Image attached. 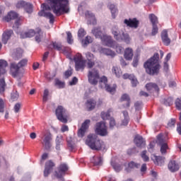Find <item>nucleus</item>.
<instances>
[{
    "mask_svg": "<svg viewBox=\"0 0 181 181\" xmlns=\"http://www.w3.org/2000/svg\"><path fill=\"white\" fill-rule=\"evenodd\" d=\"M86 59H83V55L80 53H77L74 57V61L75 63V69L76 71L80 70H84L86 69V63L87 62L88 69H93V66H95V56L91 52H86L85 54Z\"/></svg>",
    "mask_w": 181,
    "mask_h": 181,
    "instance_id": "1",
    "label": "nucleus"
},
{
    "mask_svg": "<svg viewBox=\"0 0 181 181\" xmlns=\"http://www.w3.org/2000/svg\"><path fill=\"white\" fill-rule=\"evenodd\" d=\"M56 16H62L70 12V3L69 0H47Z\"/></svg>",
    "mask_w": 181,
    "mask_h": 181,
    "instance_id": "2",
    "label": "nucleus"
},
{
    "mask_svg": "<svg viewBox=\"0 0 181 181\" xmlns=\"http://www.w3.org/2000/svg\"><path fill=\"white\" fill-rule=\"evenodd\" d=\"M146 72L150 76H158L160 70V64H159V54L156 53L144 64Z\"/></svg>",
    "mask_w": 181,
    "mask_h": 181,
    "instance_id": "3",
    "label": "nucleus"
},
{
    "mask_svg": "<svg viewBox=\"0 0 181 181\" xmlns=\"http://www.w3.org/2000/svg\"><path fill=\"white\" fill-rule=\"evenodd\" d=\"M86 144L93 151H101L102 149H105V144H104V141L100 140L97 134H89L86 139Z\"/></svg>",
    "mask_w": 181,
    "mask_h": 181,
    "instance_id": "4",
    "label": "nucleus"
},
{
    "mask_svg": "<svg viewBox=\"0 0 181 181\" xmlns=\"http://www.w3.org/2000/svg\"><path fill=\"white\" fill-rule=\"evenodd\" d=\"M92 33L94 35L96 39H100L105 45V46H108L109 47H115V41L112 40L111 36H108L107 35L103 34V31H101V28L97 27L92 30Z\"/></svg>",
    "mask_w": 181,
    "mask_h": 181,
    "instance_id": "5",
    "label": "nucleus"
},
{
    "mask_svg": "<svg viewBox=\"0 0 181 181\" xmlns=\"http://www.w3.org/2000/svg\"><path fill=\"white\" fill-rule=\"evenodd\" d=\"M112 33L115 40H117V42H124L127 45L131 43V37H129V35L122 31L120 32L119 30H118V27H113L112 28Z\"/></svg>",
    "mask_w": 181,
    "mask_h": 181,
    "instance_id": "6",
    "label": "nucleus"
},
{
    "mask_svg": "<svg viewBox=\"0 0 181 181\" xmlns=\"http://www.w3.org/2000/svg\"><path fill=\"white\" fill-rule=\"evenodd\" d=\"M40 138L41 139V142L45 149H50L52 148V141H53V135L49 131L42 132Z\"/></svg>",
    "mask_w": 181,
    "mask_h": 181,
    "instance_id": "7",
    "label": "nucleus"
},
{
    "mask_svg": "<svg viewBox=\"0 0 181 181\" xmlns=\"http://www.w3.org/2000/svg\"><path fill=\"white\" fill-rule=\"evenodd\" d=\"M28 64V59H23L20 61L18 64L11 63V73L13 77H18L21 74V67H25Z\"/></svg>",
    "mask_w": 181,
    "mask_h": 181,
    "instance_id": "8",
    "label": "nucleus"
},
{
    "mask_svg": "<svg viewBox=\"0 0 181 181\" xmlns=\"http://www.w3.org/2000/svg\"><path fill=\"white\" fill-rule=\"evenodd\" d=\"M55 114L59 121L63 122V124H66L67 119L69 118V113H67V110L64 109L63 106H58L55 110Z\"/></svg>",
    "mask_w": 181,
    "mask_h": 181,
    "instance_id": "9",
    "label": "nucleus"
},
{
    "mask_svg": "<svg viewBox=\"0 0 181 181\" xmlns=\"http://www.w3.org/2000/svg\"><path fill=\"white\" fill-rule=\"evenodd\" d=\"M88 83L92 86H97L98 84V81L100 80V73L98 70L93 69L88 71Z\"/></svg>",
    "mask_w": 181,
    "mask_h": 181,
    "instance_id": "10",
    "label": "nucleus"
},
{
    "mask_svg": "<svg viewBox=\"0 0 181 181\" xmlns=\"http://www.w3.org/2000/svg\"><path fill=\"white\" fill-rule=\"evenodd\" d=\"M41 8H42V10L38 12V16H44V18L49 19V23L53 25V23H54V16L51 12L45 11H47V5H46V4H42Z\"/></svg>",
    "mask_w": 181,
    "mask_h": 181,
    "instance_id": "11",
    "label": "nucleus"
},
{
    "mask_svg": "<svg viewBox=\"0 0 181 181\" xmlns=\"http://www.w3.org/2000/svg\"><path fill=\"white\" fill-rule=\"evenodd\" d=\"M95 132L98 135H100V136H105L107 135L108 132L107 131L105 123L103 122L96 123Z\"/></svg>",
    "mask_w": 181,
    "mask_h": 181,
    "instance_id": "12",
    "label": "nucleus"
},
{
    "mask_svg": "<svg viewBox=\"0 0 181 181\" xmlns=\"http://www.w3.org/2000/svg\"><path fill=\"white\" fill-rule=\"evenodd\" d=\"M16 8H17V9L23 8L27 13H32L33 12V5L25 1H18V3L16 4Z\"/></svg>",
    "mask_w": 181,
    "mask_h": 181,
    "instance_id": "13",
    "label": "nucleus"
},
{
    "mask_svg": "<svg viewBox=\"0 0 181 181\" xmlns=\"http://www.w3.org/2000/svg\"><path fill=\"white\" fill-rule=\"evenodd\" d=\"M108 79L105 76H103L100 79V86H103V84L105 86V88H106V91L108 93H110V94H114L115 93V90H117V85H113V86H111L108 84Z\"/></svg>",
    "mask_w": 181,
    "mask_h": 181,
    "instance_id": "14",
    "label": "nucleus"
},
{
    "mask_svg": "<svg viewBox=\"0 0 181 181\" xmlns=\"http://www.w3.org/2000/svg\"><path fill=\"white\" fill-rule=\"evenodd\" d=\"M67 170H69V165L66 163H62L58 168V171L54 172L55 177L57 179H62L66 175Z\"/></svg>",
    "mask_w": 181,
    "mask_h": 181,
    "instance_id": "15",
    "label": "nucleus"
},
{
    "mask_svg": "<svg viewBox=\"0 0 181 181\" xmlns=\"http://www.w3.org/2000/svg\"><path fill=\"white\" fill-rule=\"evenodd\" d=\"M91 121L90 119H86L82 123L81 128L78 131V136L79 138H83L86 134V132L88 129Z\"/></svg>",
    "mask_w": 181,
    "mask_h": 181,
    "instance_id": "16",
    "label": "nucleus"
},
{
    "mask_svg": "<svg viewBox=\"0 0 181 181\" xmlns=\"http://www.w3.org/2000/svg\"><path fill=\"white\" fill-rule=\"evenodd\" d=\"M157 142L158 145H160V152L162 155L166 153V151L169 149V146L168 144L165 142V139L162 137V134H158L157 136Z\"/></svg>",
    "mask_w": 181,
    "mask_h": 181,
    "instance_id": "17",
    "label": "nucleus"
},
{
    "mask_svg": "<svg viewBox=\"0 0 181 181\" xmlns=\"http://www.w3.org/2000/svg\"><path fill=\"white\" fill-rule=\"evenodd\" d=\"M55 164L52 160H49L45 163V167L44 170V176L45 177H47L49 175L52 173V170H53V168H54Z\"/></svg>",
    "mask_w": 181,
    "mask_h": 181,
    "instance_id": "18",
    "label": "nucleus"
},
{
    "mask_svg": "<svg viewBox=\"0 0 181 181\" xmlns=\"http://www.w3.org/2000/svg\"><path fill=\"white\" fill-rule=\"evenodd\" d=\"M168 170L171 171L173 173L175 172H177L179 169H180V165L177 163V161L175 160H170L168 165Z\"/></svg>",
    "mask_w": 181,
    "mask_h": 181,
    "instance_id": "19",
    "label": "nucleus"
},
{
    "mask_svg": "<svg viewBox=\"0 0 181 181\" xmlns=\"http://www.w3.org/2000/svg\"><path fill=\"white\" fill-rule=\"evenodd\" d=\"M124 23L127 26H129V28H134V29H136V28L139 26V21L136 20V18L125 19Z\"/></svg>",
    "mask_w": 181,
    "mask_h": 181,
    "instance_id": "20",
    "label": "nucleus"
},
{
    "mask_svg": "<svg viewBox=\"0 0 181 181\" xmlns=\"http://www.w3.org/2000/svg\"><path fill=\"white\" fill-rule=\"evenodd\" d=\"M134 144L138 148H144L146 145V142L144 140V138L139 135H136L134 137Z\"/></svg>",
    "mask_w": 181,
    "mask_h": 181,
    "instance_id": "21",
    "label": "nucleus"
},
{
    "mask_svg": "<svg viewBox=\"0 0 181 181\" xmlns=\"http://www.w3.org/2000/svg\"><path fill=\"white\" fill-rule=\"evenodd\" d=\"M123 78L124 80H127V78H129V80L131 81L132 87H136L138 84V80L136 79L135 76H134V74H124L123 75Z\"/></svg>",
    "mask_w": 181,
    "mask_h": 181,
    "instance_id": "22",
    "label": "nucleus"
},
{
    "mask_svg": "<svg viewBox=\"0 0 181 181\" xmlns=\"http://www.w3.org/2000/svg\"><path fill=\"white\" fill-rule=\"evenodd\" d=\"M13 35V31L12 30L5 31L2 35V42L4 45L8 43V40L11 39V36Z\"/></svg>",
    "mask_w": 181,
    "mask_h": 181,
    "instance_id": "23",
    "label": "nucleus"
},
{
    "mask_svg": "<svg viewBox=\"0 0 181 181\" xmlns=\"http://www.w3.org/2000/svg\"><path fill=\"white\" fill-rule=\"evenodd\" d=\"M85 16L86 19H88L90 25H95L97 23L95 16H94V14L90 11H86L85 13Z\"/></svg>",
    "mask_w": 181,
    "mask_h": 181,
    "instance_id": "24",
    "label": "nucleus"
},
{
    "mask_svg": "<svg viewBox=\"0 0 181 181\" xmlns=\"http://www.w3.org/2000/svg\"><path fill=\"white\" fill-rule=\"evenodd\" d=\"M161 39L165 46H169L170 45V39L168 36V30H164L161 33Z\"/></svg>",
    "mask_w": 181,
    "mask_h": 181,
    "instance_id": "25",
    "label": "nucleus"
},
{
    "mask_svg": "<svg viewBox=\"0 0 181 181\" xmlns=\"http://www.w3.org/2000/svg\"><path fill=\"white\" fill-rule=\"evenodd\" d=\"M8 67V62L4 59H0V76L6 73V68Z\"/></svg>",
    "mask_w": 181,
    "mask_h": 181,
    "instance_id": "26",
    "label": "nucleus"
},
{
    "mask_svg": "<svg viewBox=\"0 0 181 181\" xmlns=\"http://www.w3.org/2000/svg\"><path fill=\"white\" fill-rule=\"evenodd\" d=\"M134 57V52L131 48H127L124 51V59L126 60H132V57Z\"/></svg>",
    "mask_w": 181,
    "mask_h": 181,
    "instance_id": "27",
    "label": "nucleus"
},
{
    "mask_svg": "<svg viewBox=\"0 0 181 181\" xmlns=\"http://www.w3.org/2000/svg\"><path fill=\"white\" fill-rule=\"evenodd\" d=\"M18 18V13L15 11H10L7 16L4 18V20L6 22H9L10 21H12V19H16Z\"/></svg>",
    "mask_w": 181,
    "mask_h": 181,
    "instance_id": "28",
    "label": "nucleus"
},
{
    "mask_svg": "<svg viewBox=\"0 0 181 181\" xmlns=\"http://www.w3.org/2000/svg\"><path fill=\"white\" fill-rule=\"evenodd\" d=\"M100 53H103V54H106V56H110L111 57H115V52H114L112 50L107 48H101L100 50Z\"/></svg>",
    "mask_w": 181,
    "mask_h": 181,
    "instance_id": "29",
    "label": "nucleus"
},
{
    "mask_svg": "<svg viewBox=\"0 0 181 181\" xmlns=\"http://www.w3.org/2000/svg\"><path fill=\"white\" fill-rule=\"evenodd\" d=\"M153 161L155 165H158V166H162V165L165 163V158L162 156H154Z\"/></svg>",
    "mask_w": 181,
    "mask_h": 181,
    "instance_id": "30",
    "label": "nucleus"
},
{
    "mask_svg": "<svg viewBox=\"0 0 181 181\" xmlns=\"http://www.w3.org/2000/svg\"><path fill=\"white\" fill-rule=\"evenodd\" d=\"M96 103L93 99H89L87 100L86 107L88 111H91L95 108Z\"/></svg>",
    "mask_w": 181,
    "mask_h": 181,
    "instance_id": "31",
    "label": "nucleus"
},
{
    "mask_svg": "<svg viewBox=\"0 0 181 181\" xmlns=\"http://www.w3.org/2000/svg\"><path fill=\"white\" fill-rule=\"evenodd\" d=\"M146 88L148 91H152L153 90L155 91H159V87L158 86V85L153 83H147L146 85Z\"/></svg>",
    "mask_w": 181,
    "mask_h": 181,
    "instance_id": "32",
    "label": "nucleus"
},
{
    "mask_svg": "<svg viewBox=\"0 0 181 181\" xmlns=\"http://www.w3.org/2000/svg\"><path fill=\"white\" fill-rule=\"evenodd\" d=\"M48 49H54L55 50H58L59 52H60V50H62V43L52 42V45H49L48 46Z\"/></svg>",
    "mask_w": 181,
    "mask_h": 181,
    "instance_id": "33",
    "label": "nucleus"
},
{
    "mask_svg": "<svg viewBox=\"0 0 181 181\" xmlns=\"http://www.w3.org/2000/svg\"><path fill=\"white\" fill-rule=\"evenodd\" d=\"M22 54H23V50L21 48H18L16 52H14L12 54L14 60H18V59H21L22 57Z\"/></svg>",
    "mask_w": 181,
    "mask_h": 181,
    "instance_id": "34",
    "label": "nucleus"
},
{
    "mask_svg": "<svg viewBox=\"0 0 181 181\" xmlns=\"http://www.w3.org/2000/svg\"><path fill=\"white\" fill-rule=\"evenodd\" d=\"M35 35H36L35 30H30L28 32L25 33L24 34H21L20 37L21 39H25V37H33Z\"/></svg>",
    "mask_w": 181,
    "mask_h": 181,
    "instance_id": "35",
    "label": "nucleus"
},
{
    "mask_svg": "<svg viewBox=\"0 0 181 181\" xmlns=\"http://www.w3.org/2000/svg\"><path fill=\"white\" fill-rule=\"evenodd\" d=\"M121 101H127L126 105L124 106L126 108H129L131 105V99L129 98V95L128 94L124 93L122 95Z\"/></svg>",
    "mask_w": 181,
    "mask_h": 181,
    "instance_id": "36",
    "label": "nucleus"
},
{
    "mask_svg": "<svg viewBox=\"0 0 181 181\" xmlns=\"http://www.w3.org/2000/svg\"><path fill=\"white\" fill-rule=\"evenodd\" d=\"M124 119L122 121V125L127 127L128 125V122H129V115H128V112L123 111Z\"/></svg>",
    "mask_w": 181,
    "mask_h": 181,
    "instance_id": "37",
    "label": "nucleus"
},
{
    "mask_svg": "<svg viewBox=\"0 0 181 181\" xmlns=\"http://www.w3.org/2000/svg\"><path fill=\"white\" fill-rule=\"evenodd\" d=\"M112 73L115 74L116 77H121L122 74V71H121V69L118 68L117 66H113L112 69Z\"/></svg>",
    "mask_w": 181,
    "mask_h": 181,
    "instance_id": "38",
    "label": "nucleus"
},
{
    "mask_svg": "<svg viewBox=\"0 0 181 181\" xmlns=\"http://www.w3.org/2000/svg\"><path fill=\"white\" fill-rule=\"evenodd\" d=\"M90 43H93V38L90 36H86L84 40H82V45L86 47Z\"/></svg>",
    "mask_w": 181,
    "mask_h": 181,
    "instance_id": "39",
    "label": "nucleus"
},
{
    "mask_svg": "<svg viewBox=\"0 0 181 181\" xmlns=\"http://www.w3.org/2000/svg\"><path fill=\"white\" fill-rule=\"evenodd\" d=\"M93 159V165H95V166H101V165H103V158L94 156Z\"/></svg>",
    "mask_w": 181,
    "mask_h": 181,
    "instance_id": "40",
    "label": "nucleus"
},
{
    "mask_svg": "<svg viewBox=\"0 0 181 181\" xmlns=\"http://www.w3.org/2000/svg\"><path fill=\"white\" fill-rule=\"evenodd\" d=\"M110 112H112V109H109L107 112H101L102 119H108L110 118Z\"/></svg>",
    "mask_w": 181,
    "mask_h": 181,
    "instance_id": "41",
    "label": "nucleus"
},
{
    "mask_svg": "<svg viewBox=\"0 0 181 181\" xmlns=\"http://www.w3.org/2000/svg\"><path fill=\"white\" fill-rule=\"evenodd\" d=\"M108 6H109V8L111 11L112 17L113 18V19H115V13L117 12V8L115 7V5L109 4Z\"/></svg>",
    "mask_w": 181,
    "mask_h": 181,
    "instance_id": "42",
    "label": "nucleus"
},
{
    "mask_svg": "<svg viewBox=\"0 0 181 181\" xmlns=\"http://www.w3.org/2000/svg\"><path fill=\"white\" fill-rule=\"evenodd\" d=\"M149 19L152 23V25H158V17L154 14L149 15Z\"/></svg>",
    "mask_w": 181,
    "mask_h": 181,
    "instance_id": "43",
    "label": "nucleus"
},
{
    "mask_svg": "<svg viewBox=\"0 0 181 181\" xmlns=\"http://www.w3.org/2000/svg\"><path fill=\"white\" fill-rule=\"evenodd\" d=\"M6 83H5V79H0V93H4L5 91V87Z\"/></svg>",
    "mask_w": 181,
    "mask_h": 181,
    "instance_id": "44",
    "label": "nucleus"
},
{
    "mask_svg": "<svg viewBox=\"0 0 181 181\" xmlns=\"http://www.w3.org/2000/svg\"><path fill=\"white\" fill-rule=\"evenodd\" d=\"M140 166L141 164H138L134 161L129 163V168H130V169H138Z\"/></svg>",
    "mask_w": 181,
    "mask_h": 181,
    "instance_id": "45",
    "label": "nucleus"
},
{
    "mask_svg": "<svg viewBox=\"0 0 181 181\" xmlns=\"http://www.w3.org/2000/svg\"><path fill=\"white\" fill-rule=\"evenodd\" d=\"M41 32H42V30L40 28H37V35L35 36V41L37 43H40V42H41V39H42V35H40Z\"/></svg>",
    "mask_w": 181,
    "mask_h": 181,
    "instance_id": "46",
    "label": "nucleus"
},
{
    "mask_svg": "<svg viewBox=\"0 0 181 181\" xmlns=\"http://www.w3.org/2000/svg\"><path fill=\"white\" fill-rule=\"evenodd\" d=\"M165 105H168V107H170L172 104H173V98H168L167 99H165L164 100Z\"/></svg>",
    "mask_w": 181,
    "mask_h": 181,
    "instance_id": "47",
    "label": "nucleus"
},
{
    "mask_svg": "<svg viewBox=\"0 0 181 181\" xmlns=\"http://www.w3.org/2000/svg\"><path fill=\"white\" fill-rule=\"evenodd\" d=\"M55 86H57L59 88H64V82L57 79L55 80Z\"/></svg>",
    "mask_w": 181,
    "mask_h": 181,
    "instance_id": "48",
    "label": "nucleus"
},
{
    "mask_svg": "<svg viewBox=\"0 0 181 181\" xmlns=\"http://www.w3.org/2000/svg\"><path fill=\"white\" fill-rule=\"evenodd\" d=\"M67 35V42L69 45H72L74 40H73V35H71V33L68 32L66 33Z\"/></svg>",
    "mask_w": 181,
    "mask_h": 181,
    "instance_id": "49",
    "label": "nucleus"
},
{
    "mask_svg": "<svg viewBox=\"0 0 181 181\" xmlns=\"http://www.w3.org/2000/svg\"><path fill=\"white\" fill-rule=\"evenodd\" d=\"M48 97H49V90L45 89V90H44L42 101H43L44 103H46V101H47V100H48Z\"/></svg>",
    "mask_w": 181,
    "mask_h": 181,
    "instance_id": "50",
    "label": "nucleus"
},
{
    "mask_svg": "<svg viewBox=\"0 0 181 181\" xmlns=\"http://www.w3.org/2000/svg\"><path fill=\"white\" fill-rule=\"evenodd\" d=\"M86 30H84L83 28H81L79 29L78 32V37H84V36H86Z\"/></svg>",
    "mask_w": 181,
    "mask_h": 181,
    "instance_id": "51",
    "label": "nucleus"
},
{
    "mask_svg": "<svg viewBox=\"0 0 181 181\" xmlns=\"http://www.w3.org/2000/svg\"><path fill=\"white\" fill-rule=\"evenodd\" d=\"M141 156L144 162H148V160H149V157L146 156V151H142Z\"/></svg>",
    "mask_w": 181,
    "mask_h": 181,
    "instance_id": "52",
    "label": "nucleus"
},
{
    "mask_svg": "<svg viewBox=\"0 0 181 181\" xmlns=\"http://www.w3.org/2000/svg\"><path fill=\"white\" fill-rule=\"evenodd\" d=\"M21 25H22V20L21 18H18L16 20V21L15 22L14 25L13 26V29H15V28L16 29H18V28H19V26H21Z\"/></svg>",
    "mask_w": 181,
    "mask_h": 181,
    "instance_id": "53",
    "label": "nucleus"
},
{
    "mask_svg": "<svg viewBox=\"0 0 181 181\" xmlns=\"http://www.w3.org/2000/svg\"><path fill=\"white\" fill-rule=\"evenodd\" d=\"M158 30H159V28H158V25L156 24H153V29H152V35L155 36L156 33H158Z\"/></svg>",
    "mask_w": 181,
    "mask_h": 181,
    "instance_id": "54",
    "label": "nucleus"
},
{
    "mask_svg": "<svg viewBox=\"0 0 181 181\" xmlns=\"http://www.w3.org/2000/svg\"><path fill=\"white\" fill-rule=\"evenodd\" d=\"M176 124V119H171L168 123V127L170 128H172L173 127H174Z\"/></svg>",
    "mask_w": 181,
    "mask_h": 181,
    "instance_id": "55",
    "label": "nucleus"
},
{
    "mask_svg": "<svg viewBox=\"0 0 181 181\" xmlns=\"http://www.w3.org/2000/svg\"><path fill=\"white\" fill-rule=\"evenodd\" d=\"M5 108V102L2 98H0V112H4Z\"/></svg>",
    "mask_w": 181,
    "mask_h": 181,
    "instance_id": "56",
    "label": "nucleus"
},
{
    "mask_svg": "<svg viewBox=\"0 0 181 181\" xmlns=\"http://www.w3.org/2000/svg\"><path fill=\"white\" fill-rule=\"evenodd\" d=\"M115 49L117 53H119V54L124 53V47H121V45H116Z\"/></svg>",
    "mask_w": 181,
    "mask_h": 181,
    "instance_id": "57",
    "label": "nucleus"
},
{
    "mask_svg": "<svg viewBox=\"0 0 181 181\" xmlns=\"http://www.w3.org/2000/svg\"><path fill=\"white\" fill-rule=\"evenodd\" d=\"M77 83H78V78H77V77L75 76L69 82V86H76Z\"/></svg>",
    "mask_w": 181,
    "mask_h": 181,
    "instance_id": "58",
    "label": "nucleus"
},
{
    "mask_svg": "<svg viewBox=\"0 0 181 181\" xmlns=\"http://www.w3.org/2000/svg\"><path fill=\"white\" fill-rule=\"evenodd\" d=\"M18 98H19V94L18 93V92L11 94V100H13V101H16Z\"/></svg>",
    "mask_w": 181,
    "mask_h": 181,
    "instance_id": "59",
    "label": "nucleus"
},
{
    "mask_svg": "<svg viewBox=\"0 0 181 181\" xmlns=\"http://www.w3.org/2000/svg\"><path fill=\"white\" fill-rule=\"evenodd\" d=\"M71 74H73V70H71V69L67 70L64 73V76H65L66 78H69V77H71Z\"/></svg>",
    "mask_w": 181,
    "mask_h": 181,
    "instance_id": "60",
    "label": "nucleus"
},
{
    "mask_svg": "<svg viewBox=\"0 0 181 181\" xmlns=\"http://www.w3.org/2000/svg\"><path fill=\"white\" fill-rule=\"evenodd\" d=\"M114 127H115V119L111 117L110 119V127L114 128Z\"/></svg>",
    "mask_w": 181,
    "mask_h": 181,
    "instance_id": "61",
    "label": "nucleus"
},
{
    "mask_svg": "<svg viewBox=\"0 0 181 181\" xmlns=\"http://www.w3.org/2000/svg\"><path fill=\"white\" fill-rule=\"evenodd\" d=\"M21 110V105L20 103H16L14 106V111L15 112H19V110Z\"/></svg>",
    "mask_w": 181,
    "mask_h": 181,
    "instance_id": "62",
    "label": "nucleus"
},
{
    "mask_svg": "<svg viewBox=\"0 0 181 181\" xmlns=\"http://www.w3.org/2000/svg\"><path fill=\"white\" fill-rule=\"evenodd\" d=\"M138 62H139V59H138V57H135L132 63L134 67H136V66H138Z\"/></svg>",
    "mask_w": 181,
    "mask_h": 181,
    "instance_id": "63",
    "label": "nucleus"
},
{
    "mask_svg": "<svg viewBox=\"0 0 181 181\" xmlns=\"http://www.w3.org/2000/svg\"><path fill=\"white\" fill-rule=\"evenodd\" d=\"M177 132L179 134V135H181V124H177Z\"/></svg>",
    "mask_w": 181,
    "mask_h": 181,
    "instance_id": "64",
    "label": "nucleus"
}]
</instances>
